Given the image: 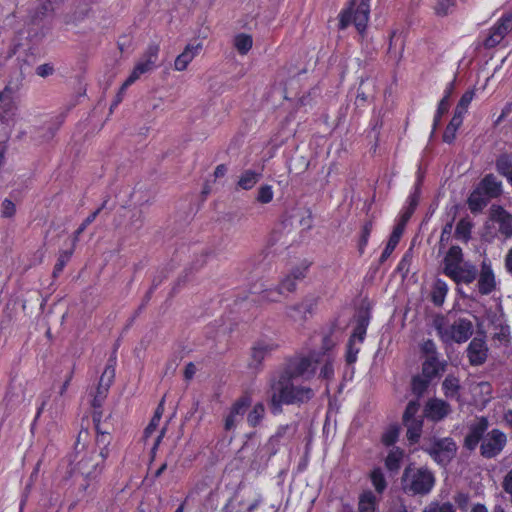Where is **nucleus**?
Instances as JSON below:
<instances>
[{
    "label": "nucleus",
    "mask_w": 512,
    "mask_h": 512,
    "mask_svg": "<svg viewBox=\"0 0 512 512\" xmlns=\"http://www.w3.org/2000/svg\"><path fill=\"white\" fill-rule=\"evenodd\" d=\"M316 362L307 357H294L288 361L284 369L270 380L269 406L273 414L282 412V405L300 404L309 401L313 390L296 386L298 378L308 379L314 375Z\"/></svg>",
    "instance_id": "obj_1"
},
{
    "label": "nucleus",
    "mask_w": 512,
    "mask_h": 512,
    "mask_svg": "<svg viewBox=\"0 0 512 512\" xmlns=\"http://www.w3.org/2000/svg\"><path fill=\"white\" fill-rule=\"evenodd\" d=\"M88 436V431H80L74 446V452L70 455V464L74 473L82 478L97 480L104 469V463L110 454V444L107 436L95 439L96 448H88L80 440L82 436Z\"/></svg>",
    "instance_id": "obj_2"
},
{
    "label": "nucleus",
    "mask_w": 512,
    "mask_h": 512,
    "mask_svg": "<svg viewBox=\"0 0 512 512\" xmlns=\"http://www.w3.org/2000/svg\"><path fill=\"white\" fill-rule=\"evenodd\" d=\"M488 426L486 417H480L477 422L471 424L463 446L469 451H474L480 444V455L485 459H494L503 452L508 439L506 434L497 428L487 432Z\"/></svg>",
    "instance_id": "obj_3"
},
{
    "label": "nucleus",
    "mask_w": 512,
    "mask_h": 512,
    "mask_svg": "<svg viewBox=\"0 0 512 512\" xmlns=\"http://www.w3.org/2000/svg\"><path fill=\"white\" fill-rule=\"evenodd\" d=\"M434 483V475L427 468L407 467L402 476L403 490L412 495L428 494Z\"/></svg>",
    "instance_id": "obj_4"
},
{
    "label": "nucleus",
    "mask_w": 512,
    "mask_h": 512,
    "mask_svg": "<svg viewBox=\"0 0 512 512\" xmlns=\"http://www.w3.org/2000/svg\"><path fill=\"white\" fill-rule=\"evenodd\" d=\"M434 327L445 343L451 341L463 343L473 334V324L466 318H459L452 325L446 326L445 318L438 316L434 319Z\"/></svg>",
    "instance_id": "obj_5"
},
{
    "label": "nucleus",
    "mask_w": 512,
    "mask_h": 512,
    "mask_svg": "<svg viewBox=\"0 0 512 512\" xmlns=\"http://www.w3.org/2000/svg\"><path fill=\"white\" fill-rule=\"evenodd\" d=\"M370 14L369 0H361L359 3L352 0L347 9L343 10L339 17V29L344 30L350 24H354L361 33L365 30Z\"/></svg>",
    "instance_id": "obj_6"
},
{
    "label": "nucleus",
    "mask_w": 512,
    "mask_h": 512,
    "mask_svg": "<svg viewBox=\"0 0 512 512\" xmlns=\"http://www.w3.org/2000/svg\"><path fill=\"white\" fill-rule=\"evenodd\" d=\"M159 50V45L155 43H152L147 47L141 59L135 65L133 71L121 86L120 92L124 91L128 86L133 84L137 79L140 78L141 75L151 72L157 67L156 63L158 60Z\"/></svg>",
    "instance_id": "obj_7"
},
{
    "label": "nucleus",
    "mask_w": 512,
    "mask_h": 512,
    "mask_svg": "<svg viewBox=\"0 0 512 512\" xmlns=\"http://www.w3.org/2000/svg\"><path fill=\"white\" fill-rule=\"evenodd\" d=\"M457 445L451 437L435 438L425 451L442 466H446L456 456Z\"/></svg>",
    "instance_id": "obj_8"
},
{
    "label": "nucleus",
    "mask_w": 512,
    "mask_h": 512,
    "mask_svg": "<svg viewBox=\"0 0 512 512\" xmlns=\"http://www.w3.org/2000/svg\"><path fill=\"white\" fill-rule=\"evenodd\" d=\"M318 304V297L307 296L301 302L287 306L286 316L296 323H304Z\"/></svg>",
    "instance_id": "obj_9"
},
{
    "label": "nucleus",
    "mask_w": 512,
    "mask_h": 512,
    "mask_svg": "<svg viewBox=\"0 0 512 512\" xmlns=\"http://www.w3.org/2000/svg\"><path fill=\"white\" fill-rule=\"evenodd\" d=\"M489 220L498 225V231L505 238L512 236V214L502 206L493 204L489 209Z\"/></svg>",
    "instance_id": "obj_10"
},
{
    "label": "nucleus",
    "mask_w": 512,
    "mask_h": 512,
    "mask_svg": "<svg viewBox=\"0 0 512 512\" xmlns=\"http://www.w3.org/2000/svg\"><path fill=\"white\" fill-rule=\"evenodd\" d=\"M251 405V398L247 395L237 399L232 405L229 414L225 418L224 428L226 431L234 430L238 423L243 420L244 414Z\"/></svg>",
    "instance_id": "obj_11"
},
{
    "label": "nucleus",
    "mask_w": 512,
    "mask_h": 512,
    "mask_svg": "<svg viewBox=\"0 0 512 512\" xmlns=\"http://www.w3.org/2000/svg\"><path fill=\"white\" fill-rule=\"evenodd\" d=\"M512 30V16H503L499 22L490 29L488 37L484 40L483 45L487 49L497 46Z\"/></svg>",
    "instance_id": "obj_12"
},
{
    "label": "nucleus",
    "mask_w": 512,
    "mask_h": 512,
    "mask_svg": "<svg viewBox=\"0 0 512 512\" xmlns=\"http://www.w3.org/2000/svg\"><path fill=\"white\" fill-rule=\"evenodd\" d=\"M467 357L472 366L484 364L488 357V347L484 338L475 337L467 347Z\"/></svg>",
    "instance_id": "obj_13"
},
{
    "label": "nucleus",
    "mask_w": 512,
    "mask_h": 512,
    "mask_svg": "<svg viewBox=\"0 0 512 512\" xmlns=\"http://www.w3.org/2000/svg\"><path fill=\"white\" fill-rule=\"evenodd\" d=\"M452 412L450 404L439 398L429 399L424 408L425 416L434 421L439 422Z\"/></svg>",
    "instance_id": "obj_14"
},
{
    "label": "nucleus",
    "mask_w": 512,
    "mask_h": 512,
    "mask_svg": "<svg viewBox=\"0 0 512 512\" xmlns=\"http://www.w3.org/2000/svg\"><path fill=\"white\" fill-rule=\"evenodd\" d=\"M478 291L481 295H489L496 288L495 275L490 264L482 262L481 270L478 271Z\"/></svg>",
    "instance_id": "obj_15"
},
{
    "label": "nucleus",
    "mask_w": 512,
    "mask_h": 512,
    "mask_svg": "<svg viewBox=\"0 0 512 512\" xmlns=\"http://www.w3.org/2000/svg\"><path fill=\"white\" fill-rule=\"evenodd\" d=\"M477 276L478 269L471 262L463 263V265L453 271L452 274L448 275V277L451 278L456 284H471L476 280Z\"/></svg>",
    "instance_id": "obj_16"
},
{
    "label": "nucleus",
    "mask_w": 512,
    "mask_h": 512,
    "mask_svg": "<svg viewBox=\"0 0 512 512\" xmlns=\"http://www.w3.org/2000/svg\"><path fill=\"white\" fill-rule=\"evenodd\" d=\"M306 269L307 268L301 267L293 268L289 274L281 279L278 286L285 297H287L289 293H292L296 290L297 282L304 279L306 276Z\"/></svg>",
    "instance_id": "obj_17"
},
{
    "label": "nucleus",
    "mask_w": 512,
    "mask_h": 512,
    "mask_svg": "<svg viewBox=\"0 0 512 512\" xmlns=\"http://www.w3.org/2000/svg\"><path fill=\"white\" fill-rule=\"evenodd\" d=\"M463 263L465 261L463 260L462 249L457 245L451 246L443 259V273L448 276Z\"/></svg>",
    "instance_id": "obj_18"
},
{
    "label": "nucleus",
    "mask_w": 512,
    "mask_h": 512,
    "mask_svg": "<svg viewBox=\"0 0 512 512\" xmlns=\"http://www.w3.org/2000/svg\"><path fill=\"white\" fill-rule=\"evenodd\" d=\"M477 188L488 197L497 198L502 194V182L493 174H487L478 184Z\"/></svg>",
    "instance_id": "obj_19"
},
{
    "label": "nucleus",
    "mask_w": 512,
    "mask_h": 512,
    "mask_svg": "<svg viewBox=\"0 0 512 512\" xmlns=\"http://www.w3.org/2000/svg\"><path fill=\"white\" fill-rule=\"evenodd\" d=\"M202 49L201 43L188 44L184 51L175 59L174 67L177 71H184L188 64Z\"/></svg>",
    "instance_id": "obj_20"
},
{
    "label": "nucleus",
    "mask_w": 512,
    "mask_h": 512,
    "mask_svg": "<svg viewBox=\"0 0 512 512\" xmlns=\"http://www.w3.org/2000/svg\"><path fill=\"white\" fill-rule=\"evenodd\" d=\"M97 480L82 478L79 483L75 497L77 502H86L94 498Z\"/></svg>",
    "instance_id": "obj_21"
},
{
    "label": "nucleus",
    "mask_w": 512,
    "mask_h": 512,
    "mask_svg": "<svg viewBox=\"0 0 512 512\" xmlns=\"http://www.w3.org/2000/svg\"><path fill=\"white\" fill-rule=\"evenodd\" d=\"M446 368L445 362H440L438 358H426L422 364V374L429 380L434 379L444 373Z\"/></svg>",
    "instance_id": "obj_22"
},
{
    "label": "nucleus",
    "mask_w": 512,
    "mask_h": 512,
    "mask_svg": "<svg viewBox=\"0 0 512 512\" xmlns=\"http://www.w3.org/2000/svg\"><path fill=\"white\" fill-rule=\"evenodd\" d=\"M403 232H404L403 224H397L394 227V230H393V232L390 235L388 243H387L384 251L382 252V255H381L380 259H379L381 264L384 263L389 258V256L392 254V252L394 251L395 247L399 243L400 238H401Z\"/></svg>",
    "instance_id": "obj_23"
},
{
    "label": "nucleus",
    "mask_w": 512,
    "mask_h": 512,
    "mask_svg": "<svg viewBox=\"0 0 512 512\" xmlns=\"http://www.w3.org/2000/svg\"><path fill=\"white\" fill-rule=\"evenodd\" d=\"M15 110L14 102L9 98H5L3 92H0V121L10 124L14 119Z\"/></svg>",
    "instance_id": "obj_24"
},
{
    "label": "nucleus",
    "mask_w": 512,
    "mask_h": 512,
    "mask_svg": "<svg viewBox=\"0 0 512 512\" xmlns=\"http://www.w3.org/2000/svg\"><path fill=\"white\" fill-rule=\"evenodd\" d=\"M261 178V172H256L250 169L245 170L239 177L237 187L243 190H250L260 181Z\"/></svg>",
    "instance_id": "obj_25"
},
{
    "label": "nucleus",
    "mask_w": 512,
    "mask_h": 512,
    "mask_svg": "<svg viewBox=\"0 0 512 512\" xmlns=\"http://www.w3.org/2000/svg\"><path fill=\"white\" fill-rule=\"evenodd\" d=\"M490 199L476 188L468 198V206L472 213H478L488 204Z\"/></svg>",
    "instance_id": "obj_26"
},
{
    "label": "nucleus",
    "mask_w": 512,
    "mask_h": 512,
    "mask_svg": "<svg viewBox=\"0 0 512 512\" xmlns=\"http://www.w3.org/2000/svg\"><path fill=\"white\" fill-rule=\"evenodd\" d=\"M496 170L505 176L512 185V159L508 154H501L496 160Z\"/></svg>",
    "instance_id": "obj_27"
},
{
    "label": "nucleus",
    "mask_w": 512,
    "mask_h": 512,
    "mask_svg": "<svg viewBox=\"0 0 512 512\" xmlns=\"http://www.w3.org/2000/svg\"><path fill=\"white\" fill-rule=\"evenodd\" d=\"M369 324V316L367 312H360L357 316V325L350 339H358L360 342L364 340L366 329Z\"/></svg>",
    "instance_id": "obj_28"
},
{
    "label": "nucleus",
    "mask_w": 512,
    "mask_h": 512,
    "mask_svg": "<svg viewBox=\"0 0 512 512\" xmlns=\"http://www.w3.org/2000/svg\"><path fill=\"white\" fill-rule=\"evenodd\" d=\"M407 428V438L411 443H416L421 435L423 420L412 419V421L403 422Z\"/></svg>",
    "instance_id": "obj_29"
},
{
    "label": "nucleus",
    "mask_w": 512,
    "mask_h": 512,
    "mask_svg": "<svg viewBox=\"0 0 512 512\" xmlns=\"http://www.w3.org/2000/svg\"><path fill=\"white\" fill-rule=\"evenodd\" d=\"M444 394L448 398H459L460 384L458 378L448 375L442 383Z\"/></svg>",
    "instance_id": "obj_30"
},
{
    "label": "nucleus",
    "mask_w": 512,
    "mask_h": 512,
    "mask_svg": "<svg viewBox=\"0 0 512 512\" xmlns=\"http://www.w3.org/2000/svg\"><path fill=\"white\" fill-rule=\"evenodd\" d=\"M375 91V83L371 79L362 80L360 82L358 93H357V101L366 102L370 98H373Z\"/></svg>",
    "instance_id": "obj_31"
},
{
    "label": "nucleus",
    "mask_w": 512,
    "mask_h": 512,
    "mask_svg": "<svg viewBox=\"0 0 512 512\" xmlns=\"http://www.w3.org/2000/svg\"><path fill=\"white\" fill-rule=\"evenodd\" d=\"M376 496L371 491L364 492L358 503V512H375Z\"/></svg>",
    "instance_id": "obj_32"
},
{
    "label": "nucleus",
    "mask_w": 512,
    "mask_h": 512,
    "mask_svg": "<svg viewBox=\"0 0 512 512\" xmlns=\"http://www.w3.org/2000/svg\"><path fill=\"white\" fill-rule=\"evenodd\" d=\"M447 292V284L443 280L437 279L432 290V302L436 306H441L444 303Z\"/></svg>",
    "instance_id": "obj_33"
},
{
    "label": "nucleus",
    "mask_w": 512,
    "mask_h": 512,
    "mask_svg": "<svg viewBox=\"0 0 512 512\" xmlns=\"http://www.w3.org/2000/svg\"><path fill=\"white\" fill-rule=\"evenodd\" d=\"M295 431L294 427H291L290 425L281 426L278 428L277 432L270 438L267 448L270 450V453H275L274 446L276 443L279 442V440L285 436H291Z\"/></svg>",
    "instance_id": "obj_34"
},
{
    "label": "nucleus",
    "mask_w": 512,
    "mask_h": 512,
    "mask_svg": "<svg viewBox=\"0 0 512 512\" xmlns=\"http://www.w3.org/2000/svg\"><path fill=\"white\" fill-rule=\"evenodd\" d=\"M265 415V406L259 402L254 405L252 410L248 413L247 422L251 427H256L262 421Z\"/></svg>",
    "instance_id": "obj_35"
},
{
    "label": "nucleus",
    "mask_w": 512,
    "mask_h": 512,
    "mask_svg": "<svg viewBox=\"0 0 512 512\" xmlns=\"http://www.w3.org/2000/svg\"><path fill=\"white\" fill-rule=\"evenodd\" d=\"M93 423L96 430V439H100L101 436H107L108 443L112 442V435H110V432L108 430H102V417L103 413L100 409H94L93 412Z\"/></svg>",
    "instance_id": "obj_36"
},
{
    "label": "nucleus",
    "mask_w": 512,
    "mask_h": 512,
    "mask_svg": "<svg viewBox=\"0 0 512 512\" xmlns=\"http://www.w3.org/2000/svg\"><path fill=\"white\" fill-rule=\"evenodd\" d=\"M253 40L250 35L239 34L234 38V46L237 51L244 55L252 48Z\"/></svg>",
    "instance_id": "obj_37"
},
{
    "label": "nucleus",
    "mask_w": 512,
    "mask_h": 512,
    "mask_svg": "<svg viewBox=\"0 0 512 512\" xmlns=\"http://www.w3.org/2000/svg\"><path fill=\"white\" fill-rule=\"evenodd\" d=\"M419 201V191L416 188V191L409 197V205L401 216L400 222L398 224H403L405 227L408 220L411 218L414 210L416 209Z\"/></svg>",
    "instance_id": "obj_38"
},
{
    "label": "nucleus",
    "mask_w": 512,
    "mask_h": 512,
    "mask_svg": "<svg viewBox=\"0 0 512 512\" xmlns=\"http://www.w3.org/2000/svg\"><path fill=\"white\" fill-rule=\"evenodd\" d=\"M260 297L261 300L269 303H277L280 302L283 298H286L278 285L274 288L263 290Z\"/></svg>",
    "instance_id": "obj_39"
},
{
    "label": "nucleus",
    "mask_w": 512,
    "mask_h": 512,
    "mask_svg": "<svg viewBox=\"0 0 512 512\" xmlns=\"http://www.w3.org/2000/svg\"><path fill=\"white\" fill-rule=\"evenodd\" d=\"M461 125L462 120H458V118H452L444 131L443 141L449 144L452 143L456 137V131Z\"/></svg>",
    "instance_id": "obj_40"
},
{
    "label": "nucleus",
    "mask_w": 512,
    "mask_h": 512,
    "mask_svg": "<svg viewBox=\"0 0 512 512\" xmlns=\"http://www.w3.org/2000/svg\"><path fill=\"white\" fill-rule=\"evenodd\" d=\"M402 456L403 452L401 450L398 448L392 449L385 460L386 467L391 471L399 469Z\"/></svg>",
    "instance_id": "obj_41"
},
{
    "label": "nucleus",
    "mask_w": 512,
    "mask_h": 512,
    "mask_svg": "<svg viewBox=\"0 0 512 512\" xmlns=\"http://www.w3.org/2000/svg\"><path fill=\"white\" fill-rule=\"evenodd\" d=\"M431 380L427 379L424 376H415L412 379V391L418 397H421L424 392L427 390L429 383Z\"/></svg>",
    "instance_id": "obj_42"
},
{
    "label": "nucleus",
    "mask_w": 512,
    "mask_h": 512,
    "mask_svg": "<svg viewBox=\"0 0 512 512\" xmlns=\"http://www.w3.org/2000/svg\"><path fill=\"white\" fill-rule=\"evenodd\" d=\"M114 377H115L114 366L112 364H108L100 377L98 387L109 390V387L112 384Z\"/></svg>",
    "instance_id": "obj_43"
},
{
    "label": "nucleus",
    "mask_w": 512,
    "mask_h": 512,
    "mask_svg": "<svg viewBox=\"0 0 512 512\" xmlns=\"http://www.w3.org/2000/svg\"><path fill=\"white\" fill-rule=\"evenodd\" d=\"M272 346L266 343H258L252 349V358L257 363H261L262 360L271 352Z\"/></svg>",
    "instance_id": "obj_44"
},
{
    "label": "nucleus",
    "mask_w": 512,
    "mask_h": 512,
    "mask_svg": "<svg viewBox=\"0 0 512 512\" xmlns=\"http://www.w3.org/2000/svg\"><path fill=\"white\" fill-rule=\"evenodd\" d=\"M371 481L378 493H382L386 488V480L380 468H375L371 472Z\"/></svg>",
    "instance_id": "obj_45"
},
{
    "label": "nucleus",
    "mask_w": 512,
    "mask_h": 512,
    "mask_svg": "<svg viewBox=\"0 0 512 512\" xmlns=\"http://www.w3.org/2000/svg\"><path fill=\"white\" fill-rule=\"evenodd\" d=\"M162 413H163V406H162V402H161L159 404V406L157 407V409H156V411L154 413V416L152 417L150 423L148 424V426L144 430L145 438L150 437L154 433V431L156 430V428H157V426L159 424V421L161 419Z\"/></svg>",
    "instance_id": "obj_46"
},
{
    "label": "nucleus",
    "mask_w": 512,
    "mask_h": 512,
    "mask_svg": "<svg viewBox=\"0 0 512 512\" xmlns=\"http://www.w3.org/2000/svg\"><path fill=\"white\" fill-rule=\"evenodd\" d=\"M471 227L472 226L469 221L461 219L456 226V237L467 242L470 238Z\"/></svg>",
    "instance_id": "obj_47"
},
{
    "label": "nucleus",
    "mask_w": 512,
    "mask_h": 512,
    "mask_svg": "<svg viewBox=\"0 0 512 512\" xmlns=\"http://www.w3.org/2000/svg\"><path fill=\"white\" fill-rule=\"evenodd\" d=\"M71 255H72V250H65L59 254L57 263L54 266L53 277H58V275L63 271V268L65 267L67 262L70 260Z\"/></svg>",
    "instance_id": "obj_48"
},
{
    "label": "nucleus",
    "mask_w": 512,
    "mask_h": 512,
    "mask_svg": "<svg viewBox=\"0 0 512 512\" xmlns=\"http://www.w3.org/2000/svg\"><path fill=\"white\" fill-rule=\"evenodd\" d=\"M107 201L105 200L101 207H99L97 210H95L92 214H90L83 223L78 227V229L75 231V237L74 239L77 240L79 235L84 232L86 227L90 225L97 217V215L100 213V211L105 208Z\"/></svg>",
    "instance_id": "obj_49"
},
{
    "label": "nucleus",
    "mask_w": 512,
    "mask_h": 512,
    "mask_svg": "<svg viewBox=\"0 0 512 512\" xmlns=\"http://www.w3.org/2000/svg\"><path fill=\"white\" fill-rule=\"evenodd\" d=\"M453 229V219L447 222L441 232L440 240H439V252H441L446 245L448 244L451 236V232Z\"/></svg>",
    "instance_id": "obj_50"
},
{
    "label": "nucleus",
    "mask_w": 512,
    "mask_h": 512,
    "mask_svg": "<svg viewBox=\"0 0 512 512\" xmlns=\"http://www.w3.org/2000/svg\"><path fill=\"white\" fill-rule=\"evenodd\" d=\"M257 201L262 204H267L273 199V190L270 185H262L258 189Z\"/></svg>",
    "instance_id": "obj_51"
},
{
    "label": "nucleus",
    "mask_w": 512,
    "mask_h": 512,
    "mask_svg": "<svg viewBox=\"0 0 512 512\" xmlns=\"http://www.w3.org/2000/svg\"><path fill=\"white\" fill-rule=\"evenodd\" d=\"M420 404L418 401H410L403 414V422L412 421V419H417L415 415L419 411Z\"/></svg>",
    "instance_id": "obj_52"
},
{
    "label": "nucleus",
    "mask_w": 512,
    "mask_h": 512,
    "mask_svg": "<svg viewBox=\"0 0 512 512\" xmlns=\"http://www.w3.org/2000/svg\"><path fill=\"white\" fill-rule=\"evenodd\" d=\"M455 0H438L435 5V13L440 17L448 15L449 10L454 6Z\"/></svg>",
    "instance_id": "obj_53"
},
{
    "label": "nucleus",
    "mask_w": 512,
    "mask_h": 512,
    "mask_svg": "<svg viewBox=\"0 0 512 512\" xmlns=\"http://www.w3.org/2000/svg\"><path fill=\"white\" fill-rule=\"evenodd\" d=\"M145 221V215L142 210H137L134 213H132L128 225L130 228L134 230H139Z\"/></svg>",
    "instance_id": "obj_54"
},
{
    "label": "nucleus",
    "mask_w": 512,
    "mask_h": 512,
    "mask_svg": "<svg viewBox=\"0 0 512 512\" xmlns=\"http://www.w3.org/2000/svg\"><path fill=\"white\" fill-rule=\"evenodd\" d=\"M108 390L98 387L96 389V394L94 395V398L92 400V407L94 409H100L102 407V404L107 397Z\"/></svg>",
    "instance_id": "obj_55"
},
{
    "label": "nucleus",
    "mask_w": 512,
    "mask_h": 512,
    "mask_svg": "<svg viewBox=\"0 0 512 512\" xmlns=\"http://www.w3.org/2000/svg\"><path fill=\"white\" fill-rule=\"evenodd\" d=\"M398 434H399V429L397 427H391L389 430H387L383 434L382 442L386 446L393 445L396 442L397 438H398Z\"/></svg>",
    "instance_id": "obj_56"
},
{
    "label": "nucleus",
    "mask_w": 512,
    "mask_h": 512,
    "mask_svg": "<svg viewBox=\"0 0 512 512\" xmlns=\"http://www.w3.org/2000/svg\"><path fill=\"white\" fill-rule=\"evenodd\" d=\"M421 350H422L423 354L426 356V358H430V357L438 358L436 345L430 339L426 340L423 343Z\"/></svg>",
    "instance_id": "obj_57"
},
{
    "label": "nucleus",
    "mask_w": 512,
    "mask_h": 512,
    "mask_svg": "<svg viewBox=\"0 0 512 512\" xmlns=\"http://www.w3.org/2000/svg\"><path fill=\"white\" fill-rule=\"evenodd\" d=\"M15 211V204L11 200L5 199L2 203L1 215L10 218L15 214Z\"/></svg>",
    "instance_id": "obj_58"
},
{
    "label": "nucleus",
    "mask_w": 512,
    "mask_h": 512,
    "mask_svg": "<svg viewBox=\"0 0 512 512\" xmlns=\"http://www.w3.org/2000/svg\"><path fill=\"white\" fill-rule=\"evenodd\" d=\"M358 352H359V348L355 347L354 346V340L350 339L349 343H348L347 354H346V361H347V363H349V364L354 363L356 361V359H357Z\"/></svg>",
    "instance_id": "obj_59"
},
{
    "label": "nucleus",
    "mask_w": 512,
    "mask_h": 512,
    "mask_svg": "<svg viewBox=\"0 0 512 512\" xmlns=\"http://www.w3.org/2000/svg\"><path fill=\"white\" fill-rule=\"evenodd\" d=\"M54 72V68L50 64H42L36 68V74L40 77H47L52 75Z\"/></svg>",
    "instance_id": "obj_60"
},
{
    "label": "nucleus",
    "mask_w": 512,
    "mask_h": 512,
    "mask_svg": "<svg viewBox=\"0 0 512 512\" xmlns=\"http://www.w3.org/2000/svg\"><path fill=\"white\" fill-rule=\"evenodd\" d=\"M474 92L473 91H466L462 97L460 98L458 104L461 106V108H468L471 101L473 100Z\"/></svg>",
    "instance_id": "obj_61"
},
{
    "label": "nucleus",
    "mask_w": 512,
    "mask_h": 512,
    "mask_svg": "<svg viewBox=\"0 0 512 512\" xmlns=\"http://www.w3.org/2000/svg\"><path fill=\"white\" fill-rule=\"evenodd\" d=\"M502 487L506 493L512 494V469L505 475Z\"/></svg>",
    "instance_id": "obj_62"
},
{
    "label": "nucleus",
    "mask_w": 512,
    "mask_h": 512,
    "mask_svg": "<svg viewBox=\"0 0 512 512\" xmlns=\"http://www.w3.org/2000/svg\"><path fill=\"white\" fill-rule=\"evenodd\" d=\"M333 373V365L330 362H326L320 371V375L325 379L331 378Z\"/></svg>",
    "instance_id": "obj_63"
},
{
    "label": "nucleus",
    "mask_w": 512,
    "mask_h": 512,
    "mask_svg": "<svg viewBox=\"0 0 512 512\" xmlns=\"http://www.w3.org/2000/svg\"><path fill=\"white\" fill-rule=\"evenodd\" d=\"M435 506L436 512H455L453 505L449 502L443 503L441 505L437 503H432Z\"/></svg>",
    "instance_id": "obj_64"
}]
</instances>
